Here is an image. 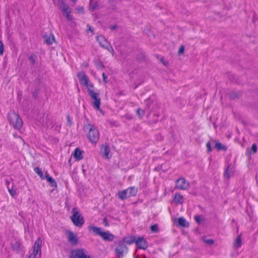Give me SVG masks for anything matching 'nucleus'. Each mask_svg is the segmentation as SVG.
Here are the masks:
<instances>
[{
	"instance_id": "f257e3e1",
	"label": "nucleus",
	"mask_w": 258,
	"mask_h": 258,
	"mask_svg": "<svg viewBox=\"0 0 258 258\" xmlns=\"http://www.w3.org/2000/svg\"><path fill=\"white\" fill-rule=\"evenodd\" d=\"M80 83L87 89L88 94L92 99V105L93 107L103 113L102 110L100 109V99L98 97V93L94 91L93 84L90 82L88 77L83 72H79L77 75Z\"/></svg>"
},
{
	"instance_id": "f03ea898",
	"label": "nucleus",
	"mask_w": 258,
	"mask_h": 258,
	"mask_svg": "<svg viewBox=\"0 0 258 258\" xmlns=\"http://www.w3.org/2000/svg\"><path fill=\"white\" fill-rule=\"evenodd\" d=\"M85 130L88 131L87 135L88 139L91 142L95 144L99 138V133L98 129L94 125L88 124L85 126Z\"/></svg>"
},
{
	"instance_id": "7ed1b4c3",
	"label": "nucleus",
	"mask_w": 258,
	"mask_h": 258,
	"mask_svg": "<svg viewBox=\"0 0 258 258\" xmlns=\"http://www.w3.org/2000/svg\"><path fill=\"white\" fill-rule=\"evenodd\" d=\"M89 229L92 230L95 234L99 235L104 240L112 241L114 239V235L108 231H103L100 228L91 226L89 227Z\"/></svg>"
},
{
	"instance_id": "20e7f679",
	"label": "nucleus",
	"mask_w": 258,
	"mask_h": 258,
	"mask_svg": "<svg viewBox=\"0 0 258 258\" xmlns=\"http://www.w3.org/2000/svg\"><path fill=\"white\" fill-rule=\"evenodd\" d=\"M10 123L17 130H20L23 125V121L18 114L13 111H10L8 116Z\"/></svg>"
},
{
	"instance_id": "39448f33",
	"label": "nucleus",
	"mask_w": 258,
	"mask_h": 258,
	"mask_svg": "<svg viewBox=\"0 0 258 258\" xmlns=\"http://www.w3.org/2000/svg\"><path fill=\"white\" fill-rule=\"evenodd\" d=\"M72 221L74 224L78 227H81L84 223V219L78 209L74 208L72 210Z\"/></svg>"
},
{
	"instance_id": "423d86ee",
	"label": "nucleus",
	"mask_w": 258,
	"mask_h": 258,
	"mask_svg": "<svg viewBox=\"0 0 258 258\" xmlns=\"http://www.w3.org/2000/svg\"><path fill=\"white\" fill-rule=\"evenodd\" d=\"M137 193V189L135 187H131L125 190L119 191L117 195L119 199L124 200L129 197L136 196Z\"/></svg>"
},
{
	"instance_id": "0eeeda50",
	"label": "nucleus",
	"mask_w": 258,
	"mask_h": 258,
	"mask_svg": "<svg viewBox=\"0 0 258 258\" xmlns=\"http://www.w3.org/2000/svg\"><path fill=\"white\" fill-rule=\"evenodd\" d=\"M53 1L55 5L58 6L61 9L67 18L68 20H71L72 18L70 15L71 9L70 7L64 4L61 0H53Z\"/></svg>"
},
{
	"instance_id": "6e6552de",
	"label": "nucleus",
	"mask_w": 258,
	"mask_h": 258,
	"mask_svg": "<svg viewBox=\"0 0 258 258\" xmlns=\"http://www.w3.org/2000/svg\"><path fill=\"white\" fill-rule=\"evenodd\" d=\"M71 258H90L83 249H77L72 250L71 253Z\"/></svg>"
},
{
	"instance_id": "1a4fd4ad",
	"label": "nucleus",
	"mask_w": 258,
	"mask_h": 258,
	"mask_svg": "<svg viewBox=\"0 0 258 258\" xmlns=\"http://www.w3.org/2000/svg\"><path fill=\"white\" fill-rule=\"evenodd\" d=\"M66 235L68 241L73 245H76L79 243V237L77 234L71 231L66 232Z\"/></svg>"
},
{
	"instance_id": "9d476101",
	"label": "nucleus",
	"mask_w": 258,
	"mask_h": 258,
	"mask_svg": "<svg viewBox=\"0 0 258 258\" xmlns=\"http://www.w3.org/2000/svg\"><path fill=\"white\" fill-rule=\"evenodd\" d=\"M176 186L180 189H187L189 186V183L184 178H179L176 181Z\"/></svg>"
},
{
	"instance_id": "9b49d317",
	"label": "nucleus",
	"mask_w": 258,
	"mask_h": 258,
	"mask_svg": "<svg viewBox=\"0 0 258 258\" xmlns=\"http://www.w3.org/2000/svg\"><path fill=\"white\" fill-rule=\"evenodd\" d=\"M97 40L99 42L100 45L103 47H105L106 49L109 50V48L111 49V50L113 52V50L111 47L109 45L108 42L106 41V40L105 39V38L102 36H99L97 37Z\"/></svg>"
},
{
	"instance_id": "f8f14e48",
	"label": "nucleus",
	"mask_w": 258,
	"mask_h": 258,
	"mask_svg": "<svg viewBox=\"0 0 258 258\" xmlns=\"http://www.w3.org/2000/svg\"><path fill=\"white\" fill-rule=\"evenodd\" d=\"M136 244L140 249H146L148 247V243L143 237L138 238L136 241Z\"/></svg>"
},
{
	"instance_id": "ddd939ff",
	"label": "nucleus",
	"mask_w": 258,
	"mask_h": 258,
	"mask_svg": "<svg viewBox=\"0 0 258 258\" xmlns=\"http://www.w3.org/2000/svg\"><path fill=\"white\" fill-rule=\"evenodd\" d=\"M101 150L104 158L109 159L111 157L110 150L108 146L103 145L101 147Z\"/></svg>"
},
{
	"instance_id": "4468645a",
	"label": "nucleus",
	"mask_w": 258,
	"mask_h": 258,
	"mask_svg": "<svg viewBox=\"0 0 258 258\" xmlns=\"http://www.w3.org/2000/svg\"><path fill=\"white\" fill-rule=\"evenodd\" d=\"M42 241L41 239L39 237L35 241L34 246L33 250L35 251H38L40 253H41V245H42Z\"/></svg>"
},
{
	"instance_id": "2eb2a0df",
	"label": "nucleus",
	"mask_w": 258,
	"mask_h": 258,
	"mask_svg": "<svg viewBox=\"0 0 258 258\" xmlns=\"http://www.w3.org/2000/svg\"><path fill=\"white\" fill-rule=\"evenodd\" d=\"M73 156L76 160H80L83 158L82 151L79 149L76 148L74 151Z\"/></svg>"
},
{
	"instance_id": "dca6fc26",
	"label": "nucleus",
	"mask_w": 258,
	"mask_h": 258,
	"mask_svg": "<svg viewBox=\"0 0 258 258\" xmlns=\"http://www.w3.org/2000/svg\"><path fill=\"white\" fill-rule=\"evenodd\" d=\"M177 222L178 223V225L181 227H188V223L186 221L185 219L183 217H180L177 219Z\"/></svg>"
},
{
	"instance_id": "f3484780",
	"label": "nucleus",
	"mask_w": 258,
	"mask_h": 258,
	"mask_svg": "<svg viewBox=\"0 0 258 258\" xmlns=\"http://www.w3.org/2000/svg\"><path fill=\"white\" fill-rule=\"evenodd\" d=\"M242 245V240L241 235L238 236L234 240L233 246L235 248H238Z\"/></svg>"
},
{
	"instance_id": "a211bd4d",
	"label": "nucleus",
	"mask_w": 258,
	"mask_h": 258,
	"mask_svg": "<svg viewBox=\"0 0 258 258\" xmlns=\"http://www.w3.org/2000/svg\"><path fill=\"white\" fill-rule=\"evenodd\" d=\"M45 42L48 44L50 45L54 41V38L53 35L50 34L44 36Z\"/></svg>"
},
{
	"instance_id": "6ab92c4d",
	"label": "nucleus",
	"mask_w": 258,
	"mask_h": 258,
	"mask_svg": "<svg viewBox=\"0 0 258 258\" xmlns=\"http://www.w3.org/2000/svg\"><path fill=\"white\" fill-rule=\"evenodd\" d=\"M125 249L126 247L123 245H119L116 248V253L118 257H121L123 256L124 250Z\"/></svg>"
},
{
	"instance_id": "aec40b11",
	"label": "nucleus",
	"mask_w": 258,
	"mask_h": 258,
	"mask_svg": "<svg viewBox=\"0 0 258 258\" xmlns=\"http://www.w3.org/2000/svg\"><path fill=\"white\" fill-rule=\"evenodd\" d=\"M233 169L232 166H229L227 170L225 171L224 176L225 177L228 178L233 175Z\"/></svg>"
},
{
	"instance_id": "412c9836",
	"label": "nucleus",
	"mask_w": 258,
	"mask_h": 258,
	"mask_svg": "<svg viewBox=\"0 0 258 258\" xmlns=\"http://www.w3.org/2000/svg\"><path fill=\"white\" fill-rule=\"evenodd\" d=\"M45 177H46V179H47V180L48 181V182H49L52 186H53V187H56V182L54 181V180L51 177H50L48 174H46L45 175Z\"/></svg>"
},
{
	"instance_id": "4be33fe9",
	"label": "nucleus",
	"mask_w": 258,
	"mask_h": 258,
	"mask_svg": "<svg viewBox=\"0 0 258 258\" xmlns=\"http://www.w3.org/2000/svg\"><path fill=\"white\" fill-rule=\"evenodd\" d=\"M174 201L177 204L182 203L183 202V197L181 195L176 194L174 196Z\"/></svg>"
},
{
	"instance_id": "5701e85b",
	"label": "nucleus",
	"mask_w": 258,
	"mask_h": 258,
	"mask_svg": "<svg viewBox=\"0 0 258 258\" xmlns=\"http://www.w3.org/2000/svg\"><path fill=\"white\" fill-rule=\"evenodd\" d=\"M136 238L134 236H130V237H126L124 239L125 242L126 243H127V244H131L133 243L134 242H136Z\"/></svg>"
},
{
	"instance_id": "b1692460",
	"label": "nucleus",
	"mask_w": 258,
	"mask_h": 258,
	"mask_svg": "<svg viewBox=\"0 0 258 258\" xmlns=\"http://www.w3.org/2000/svg\"><path fill=\"white\" fill-rule=\"evenodd\" d=\"M257 151V146L255 144H253L250 149L247 150V153L249 154H253Z\"/></svg>"
},
{
	"instance_id": "393cba45",
	"label": "nucleus",
	"mask_w": 258,
	"mask_h": 258,
	"mask_svg": "<svg viewBox=\"0 0 258 258\" xmlns=\"http://www.w3.org/2000/svg\"><path fill=\"white\" fill-rule=\"evenodd\" d=\"M41 253L38 251H35L33 250L32 254L29 256L28 258H40Z\"/></svg>"
},
{
	"instance_id": "a878e982",
	"label": "nucleus",
	"mask_w": 258,
	"mask_h": 258,
	"mask_svg": "<svg viewBox=\"0 0 258 258\" xmlns=\"http://www.w3.org/2000/svg\"><path fill=\"white\" fill-rule=\"evenodd\" d=\"M146 109H147V108H146V109H142L141 108H139L137 109V113L138 114V115L140 118H141L145 115V110Z\"/></svg>"
},
{
	"instance_id": "bb28decb",
	"label": "nucleus",
	"mask_w": 258,
	"mask_h": 258,
	"mask_svg": "<svg viewBox=\"0 0 258 258\" xmlns=\"http://www.w3.org/2000/svg\"><path fill=\"white\" fill-rule=\"evenodd\" d=\"M34 171H35V172L38 174L40 177L41 178H43V173L41 171V170L38 168V167H36L34 169Z\"/></svg>"
},
{
	"instance_id": "cd10ccee",
	"label": "nucleus",
	"mask_w": 258,
	"mask_h": 258,
	"mask_svg": "<svg viewBox=\"0 0 258 258\" xmlns=\"http://www.w3.org/2000/svg\"><path fill=\"white\" fill-rule=\"evenodd\" d=\"M215 147L218 150H226L225 147L220 143H216L215 144Z\"/></svg>"
},
{
	"instance_id": "c85d7f7f",
	"label": "nucleus",
	"mask_w": 258,
	"mask_h": 258,
	"mask_svg": "<svg viewBox=\"0 0 258 258\" xmlns=\"http://www.w3.org/2000/svg\"><path fill=\"white\" fill-rule=\"evenodd\" d=\"M90 6L92 9H95L97 6L96 2L95 0H91L90 2Z\"/></svg>"
},
{
	"instance_id": "c756f323",
	"label": "nucleus",
	"mask_w": 258,
	"mask_h": 258,
	"mask_svg": "<svg viewBox=\"0 0 258 258\" xmlns=\"http://www.w3.org/2000/svg\"><path fill=\"white\" fill-rule=\"evenodd\" d=\"M151 230L153 232H157L158 231V226L157 225L155 224L151 226Z\"/></svg>"
},
{
	"instance_id": "7c9ffc66",
	"label": "nucleus",
	"mask_w": 258,
	"mask_h": 258,
	"mask_svg": "<svg viewBox=\"0 0 258 258\" xmlns=\"http://www.w3.org/2000/svg\"><path fill=\"white\" fill-rule=\"evenodd\" d=\"M9 191L10 194L12 197H15L16 195V191L14 189H9Z\"/></svg>"
},
{
	"instance_id": "2f4dec72",
	"label": "nucleus",
	"mask_w": 258,
	"mask_h": 258,
	"mask_svg": "<svg viewBox=\"0 0 258 258\" xmlns=\"http://www.w3.org/2000/svg\"><path fill=\"white\" fill-rule=\"evenodd\" d=\"M102 76H103V81L104 82V83H107L109 82L107 76L105 74V73L102 74Z\"/></svg>"
},
{
	"instance_id": "473e14b6",
	"label": "nucleus",
	"mask_w": 258,
	"mask_h": 258,
	"mask_svg": "<svg viewBox=\"0 0 258 258\" xmlns=\"http://www.w3.org/2000/svg\"><path fill=\"white\" fill-rule=\"evenodd\" d=\"M4 52V45L3 42L0 40V54L2 55Z\"/></svg>"
},
{
	"instance_id": "72a5a7b5",
	"label": "nucleus",
	"mask_w": 258,
	"mask_h": 258,
	"mask_svg": "<svg viewBox=\"0 0 258 258\" xmlns=\"http://www.w3.org/2000/svg\"><path fill=\"white\" fill-rule=\"evenodd\" d=\"M184 47L183 46H180L179 48V50H178V53L179 54H182L184 52Z\"/></svg>"
},
{
	"instance_id": "f704fd0d",
	"label": "nucleus",
	"mask_w": 258,
	"mask_h": 258,
	"mask_svg": "<svg viewBox=\"0 0 258 258\" xmlns=\"http://www.w3.org/2000/svg\"><path fill=\"white\" fill-rule=\"evenodd\" d=\"M195 219L196 220V221L198 222V223H200L201 221H202V218L200 216H199V215H197L195 217Z\"/></svg>"
},
{
	"instance_id": "c9c22d12",
	"label": "nucleus",
	"mask_w": 258,
	"mask_h": 258,
	"mask_svg": "<svg viewBox=\"0 0 258 258\" xmlns=\"http://www.w3.org/2000/svg\"><path fill=\"white\" fill-rule=\"evenodd\" d=\"M206 147H207V150H208V152L211 151L212 149H211V144H210V142H208L206 144Z\"/></svg>"
},
{
	"instance_id": "e433bc0d",
	"label": "nucleus",
	"mask_w": 258,
	"mask_h": 258,
	"mask_svg": "<svg viewBox=\"0 0 258 258\" xmlns=\"http://www.w3.org/2000/svg\"><path fill=\"white\" fill-rule=\"evenodd\" d=\"M206 242L208 244H212L213 243V241L212 239H207L206 240Z\"/></svg>"
},
{
	"instance_id": "4c0bfd02",
	"label": "nucleus",
	"mask_w": 258,
	"mask_h": 258,
	"mask_svg": "<svg viewBox=\"0 0 258 258\" xmlns=\"http://www.w3.org/2000/svg\"><path fill=\"white\" fill-rule=\"evenodd\" d=\"M96 66L99 69H101L103 67V65L101 63H98L96 64Z\"/></svg>"
},
{
	"instance_id": "58836bf2",
	"label": "nucleus",
	"mask_w": 258,
	"mask_h": 258,
	"mask_svg": "<svg viewBox=\"0 0 258 258\" xmlns=\"http://www.w3.org/2000/svg\"><path fill=\"white\" fill-rule=\"evenodd\" d=\"M83 11L84 10L83 8H81L80 9H78V12L80 13H82Z\"/></svg>"
},
{
	"instance_id": "ea45409f",
	"label": "nucleus",
	"mask_w": 258,
	"mask_h": 258,
	"mask_svg": "<svg viewBox=\"0 0 258 258\" xmlns=\"http://www.w3.org/2000/svg\"><path fill=\"white\" fill-rule=\"evenodd\" d=\"M73 2L75 3L77 0H71Z\"/></svg>"
},
{
	"instance_id": "a19ab883",
	"label": "nucleus",
	"mask_w": 258,
	"mask_h": 258,
	"mask_svg": "<svg viewBox=\"0 0 258 258\" xmlns=\"http://www.w3.org/2000/svg\"><path fill=\"white\" fill-rule=\"evenodd\" d=\"M149 100H147V101H146V103H147V104H148V103H149Z\"/></svg>"
},
{
	"instance_id": "79ce46f5",
	"label": "nucleus",
	"mask_w": 258,
	"mask_h": 258,
	"mask_svg": "<svg viewBox=\"0 0 258 258\" xmlns=\"http://www.w3.org/2000/svg\"><path fill=\"white\" fill-rule=\"evenodd\" d=\"M89 30L91 31H92L91 27L89 28Z\"/></svg>"
}]
</instances>
